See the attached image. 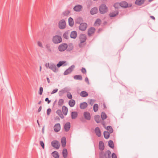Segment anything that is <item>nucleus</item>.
I'll return each mask as SVG.
<instances>
[{
    "mask_svg": "<svg viewBox=\"0 0 158 158\" xmlns=\"http://www.w3.org/2000/svg\"><path fill=\"white\" fill-rule=\"evenodd\" d=\"M110 133L107 131H105L104 132L103 134L104 138L106 139H108L110 136Z\"/></svg>",
    "mask_w": 158,
    "mask_h": 158,
    "instance_id": "29",
    "label": "nucleus"
},
{
    "mask_svg": "<svg viewBox=\"0 0 158 158\" xmlns=\"http://www.w3.org/2000/svg\"><path fill=\"white\" fill-rule=\"evenodd\" d=\"M150 18L153 20L155 19V18L154 16H150Z\"/></svg>",
    "mask_w": 158,
    "mask_h": 158,
    "instance_id": "63",
    "label": "nucleus"
},
{
    "mask_svg": "<svg viewBox=\"0 0 158 158\" xmlns=\"http://www.w3.org/2000/svg\"><path fill=\"white\" fill-rule=\"evenodd\" d=\"M106 129L108 130L109 132L110 133H112L113 132V130L112 127L110 126H108L106 127Z\"/></svg>",
    "mask_w": 158,
    "mask_h": 158,
    "instance_id": "38",
    "label": "nucleus"
},
{
    "mask_svg": "<svg viewBox=\"0 0 158 158\" xmlns=\"http://www.w3.org/2000/svg\"><path fill=\"white\" fill-rule=\"evenodd\" d=\"M47 80L48 82V83H50V81L49 80V79L48 77H47Z\"/></svg>",
    "mask_w": 158,
    "mask_h": 158,
    "instance_id": "62",
    "label": "nucleus"
},
{
    "mask_svg": "<svg viewBox=\"0 0 158 158\" xmlns=\"http://www.w3.org/2000/svg\"><path fill=\"white\" fill-rule=\"evenodd\" d=\"M82 21V18L81 17H79L76 19V23H77L81 24L80 23Z\"/></svg>",
    "mask_w": 158,
    "mask_h": 158,
    "instance_id": "44",
    "label": "nucleus"
},
{
    "mask_svg": "<svg viewBox=\"0 0 158 158\" xmlns=\"http://www.w3.org/2000/svg\"><path fill=\"white\" fill-rule=\"evenodd\" d=\"M101 23V20L99 19H98L95 22V24H98L100 25Z\"/></svg>",
    "mask_w": 158,
    "mask_h": 158,
    "instance_id": "48",
    "label": "nucleus"
},
{
    "mask_svg": "<svg viewBox=\"0 0 158 158\" xmlns=\"http://www.w3.org/2000/svg\"><path fill=\"white\" fill-rule=\"evenodd\" d=\"M61 142L62 147L64 148L66 146V140L65 137H62L61 139Z\"/></svg>",
    "mask_w": 158,
    "mask_h": 158,
    "instance_id": "17",
    "label": "nucleus"
},
{
    "mask_svg": "<svg viewBox=\"0 0 158 158\" xmlns=\"http://www.w3.org/2000/svg\"><path fill=\"white\" fill-rule=\"evenodd\" d=\"M94 120L97 123H99L101 121V118L99 115H96L94 116Z\"/></svg>",
    "mask_w": 158,
    "mask_h": 158,
    "instance_id": "28",
    "label": "nucleus"
},
{
    "mask_svg": "<svg viewBox=\"0 0 158 158\" xmlns=\"http://www.w3.org/2000/svg\"><path fill=\"white\" fill-rule=\"evenodd\" d=\"M41 109H42V106H40L38 109V112H40L41 111Z\"/></svg>",
    "mask_w": 158,
    "mask_h": 158,
    "instance_id": "60",
    "label": "nucleus"
},
{
    "mask_svg": "<svg viewBox=\"0 0 158 158\" xmlns=\"http://www.w3.org/2000/svg\"><path fill=\"white\" fill-rule=\"evenodd\" d=\"M70 13V11L68 10L65 11L63 13V15L64 16H67Z\"/></svg>",
    "mask_w": 158,
    "mask_h": 158,
    "instance_id": "47",
    "label": "nucleus"
},
{
    "mask_svg": "<svg viewBox=\"0 0 158 158\" xmlns=\"http://www.w3.org/2000/svg\"><path fill=\"white\" fill-rule=\"evenodd\" d=\"M40 144L43 148L44 149V144L42 141H40Z\"/></svg>",
    "mask_w": 158,
    "mask_h": 158,
    "instance_id": "51",
    "label": "nucleus"
},
{
    "mask_svg": "<svg viewBox=\"0 0 158 158\" xmlns=\"http://www.w3.org/2000/svg\"><path fill=\"white\" fill-rule=\"evenodd\" d=\"M43 92V88L42 87H40L39 89V94L41 95L42 94Z\"/></svg>",
    "mask_w": 158,
    "mask_h": 158,
    "instance_id": "50",
    "label": "nucleus"
},
{
    "mask_svg": "<svg viewBox=\"0 0 158 158\" xmlns=\"http://www.w3.org/2000/svg\"><path fill=\"white\" fill-rule=\"evenodd\" d=\"M119 5L121 6L123 8H127L128 6V3L125 1L119 3Z\"/></svg>",
    "mask_w": 158,
    "mask_h": 158,
    "instance_id": "21",
    "label": "nucleus"
},
{
    "mask_svg": "<svg viewBox=\"0 0 158 158\" xmlns=\"http://www.w3.org/2000/svg\"><path fill=\"white\" fill-rule=\"evenodd\" d=\"M67 92L65 88L62 89V90L59 91V95L60 96H62L64 94Z\"/></svg>",
    "mask_w": 158,
    "mask_h": 158,
    "instance_id": "34",
    "label": "nucleus"
},
{
    "mask_svg": "<svg viewBox=\"0 0 158 158\" xmlns=\"http://www.w3.org/2000/svg\"><path fill=\"white\" fill-rule=\"evenodd\" d=\"M68 47V45L67 44L62 43L59 46V50L60 52H63L67 49Z\"/></svg>",
    "mask_w": 158,
    "mask_h": 158,
    "instance_id": "6",
    "label": "nucleus"
},
{
    "mask_svg": "<svg viewBox=\"0 0 158 158\" xmlns=\"http://www.w3.org/2000/svg\"><path fill=\"white\" fill-rule=\"evenodd\" d=\"M62 155L64 158H66L68 156V152L66 149L64 148L63 149L62 151Z\"/></svg>",
    "mask_w": 158,
    "mask_h": 158,
    "instance_id": "26",
    "label": "nucleus"
},
{
    "mask_svg": "<svg viewBox=\"0 0 158 158\" xmlns=\"http://www.w3.org/2000/svg\"><path fill=\"white\" fill-rule=\"evenodd\" d=\"M85 82H87L88 84H89V80L88 78L86 77L85 79Z\"/></svg>",
    "mask_w": 158,
    "mask_h": 158,
    "instance_id": "59",
    "label": "nucleus"
},
{
    "mask_svg": "<svg viewBox=\"0 0 158 158\" xmlns=\"http://www.w3.org/2000/svg\"><path fill=\"white\" fill-rule=\"evenodd\" d=\"M77 33L76 31H73L70 34V37L71 38L75 39L77 36Z\"/></svg>",
    "mask_w": 158,
    "mask_h": 158,
    "instance_id": "19",
    "label": "nucleus"
},
{
    "mask_svg": "<svg viewBox=\"0 0 158 158\" xmlns=\"http://www.w3.org/2000/svg\"><path fill=\"white\" fill-rule=\"evenodd\" d=\"M71 125L70 123L69 122L66 123L64 126V129L65 131L66 132L68 131L70 128Z\"/></svg>",
    "mask_w": 158,
    "mask_h": 158,
    "instance_id": "11",
    "label": "nucleus"
},
{
    "mask_svg": "<svg viewBox=\"0 0 158 158\" xmlns=\"http://www.w3.org/2000/svg\"><path fill=\"white\" fill-rule=\"evenodd\" d=\"M64 102V100L62 99H60L58 101V105L59 106H61Z\"/></svg>",
    "mask_w": 158,
    "mask_h": 158,
    "instance_id": "45",
    "label": "nucleus"
},
{
    "mask_svg": "<svg viewBox=\"0 0 158 158\" xmlns=\"http://www.w3.org/2000/svg\"><path fill=\"white\" fill-rule=\"evenodd\" d=\"M53 156L55 158H59V155L58 152L56 151H54L52 153Z\"/></svg>",
    "mask_w": 158,
    "mask_h": 158,
    "instance_id": "41",
    "label": "nucleus"
},
{
    "mask_svg": "<svg viewBox=\"0 0 158 158\" xmlns=\"http://www.w3.org/2000/svg\"><path fill=\"white\" fill-rule=\"evenodd\" d=\"M45 47L48 52H52V49L51 48V46L50 44H47L45 46Z\"/></svg>",
    "mask_w": 158,
    "mask_h": 158,
    "instance_id": "36",
    "label": "nucleus"
},
{
    "mask_svg": "<svg viewBox=\"0 0 158 158\" xmlns=\"http://www.w3.org/2000/svg\"><path fill=\"white\" fill-rule=\"evenodd\" d=\"M118 11H117L115 13L114 12H112L110 13L109 14V15L110 17H113L116 16L117 15H118Z\"/></svg>",
    "mask_w": 158,
    "mask_h": 158,
    "instance_id": "43",
    "label": "nucleus"
},
{
    "mask_svg": "<svg viewBox=\"0 0 158 158\" xmlns=\"http://www.w3.org/2000/svg\"><path fill=\"white\" fill-rule=\"evenodd\" d=\"M37 44H38V46H40V47H41V48H43V46H42V44L40 42L38 41L37 42Z\"/></svg>",
    "mask_w": 158,
    "mask_h": 158,
    "instance_id": "55",
    "label": "nucleus"
},
{
    "mask_svg": "<svg viewBox=\"0 0 158 158\" xmlns=\"http://www.w3.org/2000/svg\"><path fill=\"white\" fill-rule=\"evenodd\" d=\"M84 116L85 118L87 120H90L91 118V116L90 114L87 112H85L84 113Z\"/></svg>",
    "mask_w": 158,
    "mask_h": 158,
    "instance_id": "14",
    "label": "nucleus"
},
{
    "mask_svg": "<svg viewBox=\"0 0 158 158\" xmlns=\"http://www.w3.org/2000/svg\"><path fill=\"white\" fill-rule=\"evenodd\" d=\"M74 68L75 66L74 65H72L64 71V75H66L71 73Z\"/></svg>",
    "mask_w": 158,
    "mask_h": 158,
    "instance_id": "7",
    "label": "nucleus"
},
{
    "mask_svg": "<svg viewBox=\"0 0 158 158\" xmlns=\"http://www.w3.org/2000/svg\"><path fill=\"white\" fill-rule=\"evenodd\" d=\"M68 21L69 26L73 27L74 23L73 19L71 17H70L69 18Z\"/></svg>",
    "mask_w": 158,
    "mask_h": 158,
    "instance_id": "25",
    "label": "nucleus"
},
{
    "mask_svg": "<svg viewBox=\"0 0 158 158\" xmlns=\"http://www.w3.org/2000/svg\"><path fill=\"white\" fill-rule=\"evenodd\" d=\"M58 90V89H55L52 91L51 92V94H53L54 93H55L57 92Z\"/></svg>",
    "mask_w": 158,
    "mask_h": 158,
    "instance_id": "52",
    "label": "nucleus"
},
{
    "mask_svg": "<svg viewBox=\"0 0 158 158\" xmlns=\"http://www.w3.org/2000/svg\"><path fill=\"white\" fill-rule=\"evenodd\" d=\"M74 78L75 80H81L82 79V77L81 75H78L74 76Z\"/></svg>",
    "mask_w": 158,
    "mask_h": 158,
    "instance_id": "35",
    "label": "nucleus"
},
{
    "mask_svg": "<svg viewBox=\"0 0 158 158\" xmlns=\"http://www.w3.org/2000/svg\"><path fill=\"white\" fill-rule=\"evenodd\" d=\"M98 11L97 8L96 7H94L92 8L90 11V13L91 14L93 15L96 14Z\"/></svg>",
    "mask_w": 158,
    "mask_h": 158,
    "instance_id": "18",
    "label": "nucleus"
},
{
    "mask_svg": "<svg viewBox=\"0 0 158 158\" xmlns=\"http://www.w3.org/2000/svg\"><path fill=\"white\" fill-rule=\"evenodd\" d=\"M135 4L138 5L140 6L144 3L143 0H136Z\"/></svg>",
    "mask_w": 158,
    "mask_h": 158,
    "instance_id": "31",
    "label": "nucleus"
},
{
    "mask_svg": "<svg viewBox=\"0 0 158 158\" xmlns=\"http://www.w3.org/2000/svg\"><path fill=\"white\" fill-rule=\"evenodd\" d=\"M112 158H117L116 154L115 153H113L111 156Z\"/></svg>",
    "mask_w": 158,
    "mask_h": 158,
    "instance_id": "56",
    "label": "nucleus"
},
{
    "mask_svg": "<svg viewBox=\"0 0 158 158\" xmlns=\"http://www.w3.org/2000/svg\"><path fill=\"white\" fill-rule=\"evenodd\" d=\"M67 50L68 51H70L73 50V45L72 43L69 44L68 45Z\"/></svg>",
    "mask_w": 158,
    "mask_h": 158,
    "instance_id": "33",
    "label": "nucleus"
},
{
    "mask_svg": "<svg viewBox=\"0 0 158 158\" xmlns=\"http://www.w3.org/2000/svg\"><path fill=\"white\" fill-rule=\"evenodd\" d=\"M52 41L55 44H58L61 43L62 41L61 37L59 35H56L53 36Z\"/></svg>",
    "mask_w": 158,
    "mask_h": 158,
    "instance_id": "4",
    "label": "nucleus"
},
{
    "mask_svg": "<svg viewBox=\"0 0 158 158\" xmlns=\"http://www.w3.org/2000/svg\"><path fill=\"white\" fill-rule=\"evenodd\" d=\"M66 61H60L57 64V66L58 68L60 67L65 63Z\"/></svg>",
    "mask_w": 158,
    "mask_h": 158,
    "instance_id": "40",
    "label": "nucleus"
},
{
    "mask_svg": "<svg viewBox=\"0 0 158 158\" xmlns=\"http://www.w3.org/2000/svg\"><path fill=\"white\" fill-rule=\"evenodd\" d=\"M69 104L71 107H73L75 104V101L73 99H71L69 101Z\"/></svg>",
    "mask_w": 158,
    "mask_h": 158,
    "instance_id": "27",
    "label": "nucleus"
},
{
    "mask_svg": "<svg viewBox=\"0 0 158 158\" xmlns=\"http://www.w3.org/2000/svg\"><path fill=\"white\" fill-rule=\"evenodd\" d=\"M52 146L58 149L59 148L60 146V144L59 141L57 140H53L51 142Z\"/></svg>",
    "mask_w": 158,
    "mask_h": 158,
    "instance_id": "8",
    "label": "nucleus"
},
{
    "mask_svg": "<svg viewBox=\"0 0 158 158\" xmlns=\"http://www.w3.org/2000/svg\"><path fill=\"white\" fill-rule=\"evenodd\" d=\"M108 7L105 4H102L99 7V10L100 13L104 14L106 13L108 11Z\"/></svg>",
    "mask_w": 158,
    "mask_h": 158,
    "instance_id": "3",
    "label": "nucleus"
},
{
    "mask_svg": "<svg viewBox=\"0 0 158 158\" xmlns=\"http://www.w3.org/2000/svg\"><path fill=\"white\" fill-rule=\"evenodd\" d=\"M82 43H81L80 42V43L79 44V46L81 48L83 46V45H82Z\"/></svg>",
    "mask_w": 158,
    "mask_h": 158,
    "instance_id": "61",
    "label": "nucleus"
},
{
    "mask_svg": "<svg viewBox=\"0 0 158 158\" xmlns=\"http://www.w3.org/2000/svg\"><path fill=\"white\" fill-rule=\"evenodd\" d=\"M111 152L110 150H107L104 152H101L100 154L99 158H110Z\"/></svg>",
    "mask_w": 158,
    "mask_h": 158,
    "instance_id": "2",
    "label": "nucleus"
},
{
    "mask_svg": "<svg viewBox=\"0 0 158 158\" xmlns=\"http://www.w3.org/2000/svg\"><path fill=\"white\" fill-rule=\"evenodd\" d=\"M68 111V108L64 106H63L62 107V111L64 115L67 114Z\"/></svg>",
    "mask_w": 158,
    "mask_h": 158,
    "instance_id": "20",
    "label": "nucleus"
},
{
    "mask_svg": "<svg viewBox=\"0 0 158 158\" xmlns=\"http://www.w3.org/2000/svg\"><path fill=\"white\" fill-rule=\"evenodd\" d=\"M87 27V25L86 23H82L80 24L79 28L81 31H84L86 30Z\"/></svg>",
    "mask_w": 158,
    "mask_h": 158,
    "instance_id": "9",
    "label": "nucleus"
},
{
    "mask_svg": "<svg viewBox=\"0 0 158 158\" xmlns=\"http://www.w3.org/2000/svg\"><path fill=\"white\" fill-rule=\"evenodd\" d=\"M41 103V101H39L38 103V104H40Z\"/></svg>",
    "mask_w": 158,
    "mask_h": 158,
    "instance_id": "64",
    "label": "nucleus"
},
{
    "mask_svg": "<svg viewBox=\"0 0 158 158\" xmlns=\"http://www.w3.org/2000/svg\"><path fill=\"white\" fill-rule=\"evenodd\" d=\"M81 72L83 74H85L86 72V70L84 68H82L81 69Z\"/></svg>",
    "mask_w": 158,
    "mask_h": 158,
    "instance_id": "49",
    "label": "nucleus"
},
{
    "mask_svg": "<svg viewBox=\"0 0 158 158\" xmlns=\"http://www.w3.org/2000/svg\"><path fill=\"white\" fill-rule=\"evenodd\" d=\"M45 102H47L48 104L50 103L51 102V101L49 100V99L48 98H45Z\"/></svg>",
    "mask_w": 158,
    "mask_h": 158,
    "instance_id": "57",
    "label": "nucleus"
},
{
    "mask_svg": "<svg viewBox=\"0 0 158 158\" xmlns=\"http://www.w3.org/2000/svg\"><path fill=\"white\" fill-rule=\"evenodd\" d=\"M99 148L101 150H103L104 148V145L102 141H100L99 143Z\"/></svg>",
    "mask_w": 158,
    "mask_h": 158,
    "instance_id": "23",
    "label": "nucleus"
},
{
    "mask_svg": "<svg viewBox=\"0 0 158 158\" xmlns=\"http://www.w3.org/2000/svg\"><path fill=\"white\" fill-rule=\"evenodd\" d=\"M78 116L77 112L76 111L72 112L71 113V118L72 119H76Z\"/></svg>",
    "mask_w": 158,
    "mask_h": 158,
    "instance_id": "24",
    "label": "nucleus"
},
{
    "mask_svg": "<svg viewBox=\"0 0 158 158\" xmlns=\"http://www.w3.org/2000/svg\"><path fill=\"white\" fill-rule=\"evenodd\" d=\"M94 102V100L92 99H91L89 102V104L92 105Z\"/></svg>",
    "mask_w": 158,
    "mask_h": 158,
    "instance_id": "58",
    "label": "nucleus"
},
{
    "mask_svg": "<svg viewBox=\"0 0 158 158\" xmlns=\"http://www.w3.org/2000/svg\"><path fill=\"white\" fill-rule=\"evenodd\" d=\"M82 8V6L80 5H77L73 9L74 10L77 12H79L80 11Z\"/></svg>",
    "mask_w": 158,
    "mask_h": 158,
    "instance_id": "15",
    "label": "nucleus"
},
{
    "mask_svg": "<svg viewBox=\"0 0 158 158\" xmlns=\"http://www.w3.org/2000/svg\"><path fill=\"white\" fill-rule=\"evenodd\" d=\"M67 96L68 98L69 99H71L72 98V96L71 94H67Z\"/></svg>",
    "mask_w": 158,
    "mask_h": 158,
    "instance_id": "54",
    "label": "nucleus"
},
{
    "mask_svg": "<svg viewBox=\"0 0 158 158\" xmlns=\"http://www.w3.org/2000/svg\"><path fill=\"white\" fill-rule=\"evenodd\" d=\"M88 95V93L85 91H81L80 93V95L83 97H85L87 96Z\"/></svg>",
    "mask_w": 158,
    "mask_h": 158,
    "instance_id": "30",
    "label": "nucleus"
},
{
    "mask_svg": "<svg viewBox=\"0 0 158 158\" xmlns=\"http://www.w3.org/2000/svg\"><path fill=\"white\" fill-rule=\"evenodd\" d=\"M63 37L64 38L68 39V33L67 32H65L63 34Z\"/></svg>",
    "mask_w": 158,
    "mask_h": 158,
    "instance_id": "46",
    "label": "nucleus"
},
{
    "mask_svg": "<svg viewBox=\"0 0 158 158\" xmlns=\"http://www.w3.org/2000/svg\"><path fill=\"white\" fill-rule=\"evenodd\" d=\"M95 29L91 27L89 29L88 31V35L89 36H91L94 33Z\"/></svg>",
    "mask_w": 158,
    "mask_h": 158,
    "instance_id": "12",
    "label": "nucleus"
},
{
    "mask_svg": "<svg viewBox=\"0 0 158 158\" xmlns=\"http://www.w3.org/2000/svg\"><path fill=\"white\" fill-rule=\"evenodd\" d=\"M60 129V126L59 123L56 124L54 127V131L56 132H58Z\"/></svg>",
    "mask_w": 158,
    "mask_h": 158,
    "instance_id": "13",
    "label": "nucleus"
},
{
    "mask_svg": "<svg viewBox=\"0 0 158 158\" xmlns=\"http://www.w3.org/2000/svg\"><path fill=\"white\" fill-rule=\"evenodd\" d=\"M45 65L46 68H48L54 72H57L58 71V69L57 68L56 65L52 63H47L45 64Z\"/></svg>",
    "mask_w": 158,
    "mask_h": 158,
    "instance_id": "1",
    "label": "nucleus"
},
{
    "mask_svg": "<svg viewBox=\"0 0 158 158\" xmlns=\"http://www.w3.org/2000/svg\"><path fill=\"white\" fill-rule=\"evenodd\" d=\"M86 35L85 34H81L80 36V41L81 43H84L86 40Z\"/></svg>",
    "mask_w": 158,
    "mask_h": 158,
    "instance_id": "10",
    "label": "nucleus"
},
{
    "mask_svg": "<svg viewBox=\"0 0 158 158\" xmlns=\"http://www.w3.org/2000/svg\"><path fill=\"white\" fill-rule=\"evenodd\" d=\"M101 117L102 120L106 119L107 116L104 112H102L101 114Z\"/></svg>",
    "mask_w": 158,
    "mask_h": 158,
    "instance_id": "39",
    "label": "nucleus"
},
{
    "mask_svg": "<svg viewBox=\"0 0 158 158\" xmlns=\"http://www.w3.org/2000/svg\"><path fill=\"white\" fill-rule=\"evenodd\" d=\"M56 113L59 115V116L61 118H64L61 111L60 110H58L56 111Z\"/></svg>",
    "mask_w": 158,
    "mask_h": 158,
    "instance_id": "32",
    "label": "nucleus"
},
{
    "mask_svg": "<svg viewBox=\"0 0 158 158\" xmlns=\"http://www.w3.org/2000/svg\"><path fill=\"white\" fill-rule=\"evenodd\" d=\"M98 108V105L97 104H94V106H93V110L95 112H97Z\"/></svg>",
    "mask_w": 158,
    "mask_h": 158,
    "instance_id": "42",
    "label": "nucleus"
},
{
    "mask_svg": "<svg viewBox=\"0 0 158 158\" xmlns=\"http://www.w3.org/2000/svg\"><path fill=\"white\" fill-rule=\"evenodd\" d=\"M51 109L49 108L47 109V115H49L50 114L51 112Z\"/></svg>",
    "mask_w": 158,
    "mask_h": 158,
    "instance_id": "53",
    "label": "nucleus"
},
{
    "mask_svg": "<svg viewBox=\"0 0 158 158\" xmlns=\"http://www.w3.org/2000/svg\"><path fill=\"white\" fill-rule=\"evenodd\" d=\"M58 26L60 29H64L66 27L65 21L64 19H62L58 23Z\"/></svg>",
    "mask_w": 158,
    "mask_h": 158,
    "instance_id": "5",
    "label": "nucleus"
},
{
    "mask_svg": "<svg viewBox=\"0 0 158 158\" xmlns=\"http://www.w3.org/2000/svg\"><path fill=\"white\" fill-rule=\"evenodd\" d=\"M95 132L96 135L98 137H99L101 136V131L99 127H96L95 129Z\"/></svg>",
    "mask_w": 158,
    "mask_h": 158,
    "instance_id": "16",
    "label": "nucleus"
},
{
    "mask_svg": "<svg viewBox=\"0 0 158 158\" xmlns=\"http://www.w3.org/2000/svg\"><path fill=\"white\" fill-rule=\"evenodd\" d=\"M87 106V103L86 102H84L80 104V108L81 109H84L86 108Z\"/></svg>",
    "mask_w": 158,
    "mask_h": 158,
    "instance_id": "22",
    "label": "nucleus"
},
{
    "mask_svg": "<svg viewBox=\"0 0 158 158\" xmlns=\"http://www.w3.org/2000/svg\"><path fill=\"white\" fill-rule=\"evenodd\" d=\"M108 145L112 148H114V145L113 141L111 140H110L108 141Z\"/></svg>",
    "mask_w": 158,
    "mask_h": 158,
    "instance_id": "37",
    "label": "nucleus"
}]
</instances>
